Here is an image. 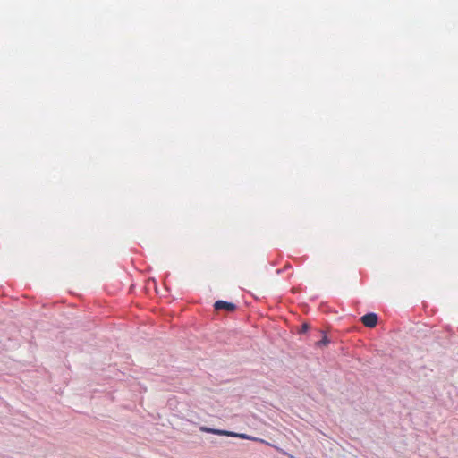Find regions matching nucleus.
Instances as JSON below:
<instances>
[{
	"mask_svg": "<svg viewBox=\"0 0 458 458\" xmlns=\"http://www.w3.org/2000/svg\"><path fill=\"white\" fill-rule=\"evenodd\" d=\"M199 429L202 432L212 433V434H216V435H219V436L235 437H239V438H242V439H249V440H252V441H256V442H260V443H264V444H267V445H270L268 442L265 441L264 439L258 438V437H253L248 436L246 434H238V433H233V432H231V431L222 430V429H214V428H207V427H204V426L200 427Z\"/></svg>",
	"mask_w": 458,
	"mask_h": 458,
	"instance_id": "nucleus-1",
	"label": "nucleus"
},
{
	"mask_svg": "<svg viewBox=\"0 0 458 458\" xmlns=\"http://www.w3.org/2000/svg\"><path fill=\"white\" fill-rule=\"evenodd\" d=\"M377 319H378L377 315L375 313H368V314L362 316L360 318L362 324L365 327H369V328H373L377 326Z\"/></svg>",
	"mask_w": 458,
	"mask_h": 458,
	"instance_id": "nucleus-2",
	"label": "nucleus"
},
{
	"mask_svg": "<svg viewBox=\"0 0 458 458\" xmlns=\"http://www.w3.org/2000/svg\"><path fill=\"white\" fill-rule=\"evenodd\" d=\"M214 308L216 310H225L227 311H233L236 309L235 304L232 302H227L225 301H217L214 304Z\"/></svg>",
	"mask_w": 458,
	"mask_h": 458,
	"instance_id": "nucleus-3",
	"label": "nucleus"
},
{
	"mask_svg": "<svg viewBox=\"0 0 458 458\" xmlns=\"http://www.w3.org/2000/svg\"><path fill=\"white\" fill-rule=\"evenodd\" d=\"M328 343V339L327 336H324L323 339L321 341H319L318 344H323V345H326Z\"/></svg>",
	"mask_w": 458,
	"mask_h": 458,
	"instance_id": "nucleus-4",
	"label": "nucleus"
},
{
	"mask_svg": "<svg viewBox=\"0 0 458 458\" xmlns=\"http://www.w3.org/2000/svg\"><path fill=\"white\" fill-rule=\"evenodd\" d=\"M308 329H309V325H308V324H306V323H304V324H302V326H301V333H304V332H306Z\"/></svg>",
	"mask_w": 458,
	"mask_h": 458,
	"instance_id": "nucleus-5",
	"label": "nucleus"
}]
</instances>
